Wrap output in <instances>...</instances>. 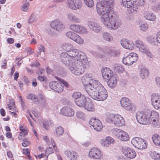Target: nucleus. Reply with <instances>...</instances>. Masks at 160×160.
<instances>
[{
    "label": "nucleus",
    "instance_id": "9d476101",
    "mask_svg": "<svg viewBox=\"0 0 160 160\" xmlns=\"http://www.w3.org/2000/svg\"><path fill=\"white\" fill-rule=\"evenodd\" d=\"M90 125L92 126L94 130L100 131L102 129V126L101 122L98 119L92 117L89 121Z\"/></svg>",
    "mask_w": 160,
    "mask_h": 160
},
{
    "label": "nucleus",
    "instance_id": "7c9ffc66",
    "mask_svg": "<svg viewBox=\"0 0 160 160\" xmlns=\"http://www.w3.org/2000/svg\"><path fill=\"white\" fill-rule=\"evenodd\" d=\"M149 72L148 70L145 68H142L140 71V75L143 79L148 78Z\"/></svg>",
    "mask_w": 160,
    "mask_h": 160
},
{
    "label": "nucleus",
    "instance_id": "864d4df0",
    "mask_svg": "<svg viewBox=\"0 0 160 160\" xmlns=\"http://www.w3.org/2000/svg\"><path fill=\"white\" fill-rule=\"evenodd\" d=\"M84 15L86 16H90L92 13V10L89 8H86L84 10Z\"/></svg>",
    "mask_w": 160,
    "mask_h": 160
},
{
    "label": "nucleus",
    "instance_id": "c9c22d12",
    "mask_svg": "<svg viewBox=\"0 0 160 160\" xmlns=\"http://www.w3.org/2000/svg\"><path fill=\"white\" fill-rule=\"evenodd\" d=\"M152 138L155 145L160 146V136L157 134H154L152 136Z\"/></svg>",
    "mask_w": 160,
    "mask_h": 160
},
{
    "label": "nucleus",
    "instance_id": "f257e3e1",
    "mask_svg": "<svg viewBox=\"0 0 160 160\" xmlns=\"http://www.w3.org/2000/svg\"><path fill=\"white\" fill-rule=\"evenodd\" d=\"M89 81L84 85L86 91L93 99L98 101H103L108 97V93L105 88L98 81L93 80L89 75H86L82 78V82Z\"/></svg>",
    "mask_w": 160,
    "mask_h": 160
},
{
    "label": "nucleus",
    "instance_id": "e2e57ef3",
    "mask_svg": "<svg viewBox=\"0 0 160 160\" xmlns=\"http://www.w3.org/2000/svg\"><path fill=\"white\" fill-rule=\"evenodd\" d=\"M23 142L22 143V146L26 147H27L30 143L29 141H28L27 139H24L23 140Z\"/></svg>",
    "mask_w": 160,
    "mask_h": 160
},
{
    "label": "nucleus",
    "instance_id": "1a4fd4ad",
    "mask_svg": "<svg viewBox=\"0 0 160 160\" xmlns=\"http://www.w3.org/2000/svg\"><path fill=\"white\" fill-rule=\"evenodd\" d=\"M138 59L137 54L134 52L130 53L128 56L124 57L122 61L123 64L127 65H132L134 62H136Z\"/></svg>",
    "mask_w": 160,
    "mask_h": 160
},
{
    "label": "nucleus",
    "instance_id": "bb28decb",
    "mask_svg": "<svg viewBox=\"0 0 160 160\" xmlns=\"http://www.w3.org/2000/svg\"><path fill=\"white\" fill-rule=\"evenodd\" d=\"M65 153L70 160H76L78 158L77 153L73 151L71 152L69 150H67L65 151Z\"/></svg>",
    "mask_w": 160,
    "mask_h": 160
},
{
    "label": "nucleus",
    "instance_id": "473e14b6",
    "mask_svg": "<svg viewBox=\"0 0 160 160\" xmlns=\"http://www.w3.org/2000/svg\"><path fill=\"white\" fill-rule=\"evenodd\" d=\"M103 40L106 41L111 42L113 40L111 34L107 32H104L102 33Z\"/></svg>",
    "mask_w": 160,
    "mask_h": 160
},
{
    "label": "nucleus",
    "instance_id": "09e8293b",
    "mask_svg": "<svg viewBox=\"0 0 160 160\" xmlns=\"http://www.w3.org/2000/svg\"><path fill=\"white\" fill-rule=\"evenodd\" d=\"M134 2H135V5H137L138 6H144L146 4V0H135Z\"/></svg>",
    "mask_w": 160,
    "mask_h": 160
},
{
    "label": "nucleus",
    "instance_id": "e433bc0d",
    "mask_svg": "<svg viewBox=\"0 0 160 160\" xmlns=\"http://www.w3.org/2000/svg\"><path fill=\"white\" fill-rule=\"evenodd\" d=\"M134 0H122V4L127 8H129L130 7H132L133 5L132 4L133 1Z\"/></svg>",
    "mask_w": 160,
    "mask_h": 160
},
{
    "label": "nucleus",
    "instance_id": "a18cd8bd",
    "mask_svg": "<svg viewBox=\"0 0 160 160\" xmlns=\"http://www.w3.org/2000/svg\"><path fill=\"white\" fill-rule=\"evenodd\" d=\"M82 95L80 92H74L72 95V98L74 99L75 102L82 97Z\"/></svg>",
    "mask_w": 160,
    "mask_h": 160
},
{
    "label": "nucleus",
    "instance_id": "0e129e2a",
    "mask_svg": "<svg viewBox=\"0 0 160 160\" xmlns=\"http://www.w3.org/2000/svg\"><path fill=\"white\" fill-rule=\"evenodd\" d=\"M39 97L42 100V104L44 107H45L46 105V104L45 101V99L44 96L42 94H40L39 95Z\"/></svg>",
    "mask_w": 160,
    "mask_h": 160
},
{
    "label": "nucleus",
    "instance_id": "8fccbe9b",
    "mask_svg": "<svg viewBox=\"0 0 160 160\" xmlns=\"http://www.w3.org/2000/svg\"><path fill=\"white\" fill-rule=\"evenodd\" d=\"M152 9L154 11L158 12L160 10V2H158L152 7Z\"/></svg>",
    "mask_w": 160,
    "mask_h": 160
},
{
    "label": "nucleus",
    "instance_id": "cd10ccee",
    "mask_svg": "<svg viewBox=\"0 0 160 160\" xmlns=\"http://www.w3.org/2000/svg\"><path fill=\"white\" fill-rule=\"evenodd\" d=\"M87 101L86 97L84 95H82V97L80 98L76 101L75 102L76 104L79 107H83Z\"/></svg>",
    "mask_w": 160,
    "mask_h": 160
},
{
    "label": "nucleus",
    "instance_id": "ea45409f",
    "mask_svg": "<svg viewBox=\"0 0 160 160\" xmlns=\"http://www.w3.org/2000/svg\"><path fill=\"white\" fill-rule=\"evenodd\" d=\"M113 68L117 72H122L124 70V68L121 65L118 63L114 64Z\"/></svg>",
    "mask_w": 160,
    "mask_h": 160
},
{
    "label": "nucleus",
    "instance_id": "4c0bfd02",
    "mask_svg": "<svg viewBox=\"0 0 160 160\" xmlns=\"http://www.w3.org/2000/svg\"><path fill=\"white\" fill-rule=\"evenodd\" d=\"M114 0H103L102 3L103 4L107 6L108 8V11L111 10L112 7V6Z\"/></svg>",
    "mask_w": 160,
    "mask_h": 160
},
{
    "label": "nucleus",
    "instance_id": "13d9d810",
    "mask_svg": "<svg viewBox=\"0 0 160 160\" xmlns=\"http://www.w3.org/2000/svg\"><path fill=\"white\" fill-rule=\"evenodd\" d=\"M152 104L154 108L156 109H158L160 108V100L158 102Z\"/></svg>",
    "mask_w": 160,
    "mask_h": 160
},
{
    "label": "nucleus",
    "instance_id": "2f4dec72",
    "mask_svg": "<svg viewBox=\"0 0 160 160\" xmlns=\"http://www.w3.org/2000/svg\"><path fill=\"white\" fill-rule=\"evenodd\" d=\"M94 106L92 102L87 100L83 107L89 111H92L94 110Z\"/></svg>",
    "mask_w": 160,
    "mask_h": 160
},
{
    "label": "nucleus",
    "instance_id": "f704fd0d",
    "mask_svg": "<svg viewBox=\"0 0 160 160\" xmlns=\"http://www.w3.org/2000/svg\"><path fill=\"white\" fill-rule=\"evenodd\" d=\"M118 138L122 141H127L128 140L129 136L127 133L122 130Z\"/></svg>",
    "mask_w": 160,
    "mask_h": 160
},
{
    "label": "nucleus",
    "instance_id": "c85d7f7f",
    "mask_svg": "<svg viewBox=\"0 0 160 160\" xmlns=\"http://www.w3.org/2000/svg\"><path fill=\"white\" fill-rule=\"evenodd\" d=\"M67 16L68 20L72 22L77 23H79L81 21V19L73 13H68Z\"/></svg>",
    "mask_w": 160,
    "mask_h": 160
},
{
    "label": "nucleus",
    "instance_id": "72a5a7b5",
    "mask_svg": "<svg viewBox=\"0 0 160 160\" xmlns=\"http://www.w3.org/2000/svg\"><path fill=\"white\" fill-rule=\"evenodd\" d=\"M27 99L33 100V102L35 104H37L39 103V100L38 97L37 96L32 93L29 94L27 96Z\"/></svg>",
    "mask_w": 160,
    "mask_h": 160
},
{
    "label": "nucleus",
    "instance_id": "de8ad7c7",
    "mask_svg": "<svg viewBox=\"0 0 160 160\" xmlns=\"http://www.w3.org/2000/svg\"><path fill=\"white\" fill-rule=\"evenodd\" d=\"M85 4L88 7L91 8L94 5L93 0H83Z\"/></svg>",
    "mask_w": 160,
    "mask_h": 160
},
{
    "label": "nucleus",
    "instance_id": "680f3d73",
    "mask_svg": "<svg viewBox=\"0 0 160 160\" xmlns=\"http://www.w3.org/2000/svg\"><path fill=\"white\" fill-rule=\"evenodd\" d=\"M133 3H132V4L133 5V6H132V7H130L131 8V10H132H132L134 11H137L138 9V7L137 5H135V2H134V1H133Z\"/></svg>",
    "mask_w": 160,
    "mask_h": 160
},
{
    "label": "nucleus",
    "instance_id": "aec40b11",
    "mask_svg": "<svg viewBox=\"0 0 160 160\" xmlns=\"http://www.w3.org/2000/svg\"><path fill=\"white\" fill-rule=\"evenodd\" d=\"M89 155L90 157L96 159H99L101 156L100 150L96 148H93L91 149L89 152Z\"/></svg>",
    "mask_w": 160,
    "mask_h": 160
},
{
    "label": "nucleus",
    "instance_id": "f8f14e48",
    "mask_svg": "<svg viewBox=\"0 0 160 160\" xmlns=\"http://www.w3.org/2000/svg\"><path fill=\"white\" fill-rule=\"evenodd\" d=\"M49 85L52 89L58 93L62 92L63 89V86L59 81H54L50 82Z\"/></svg>",
    "mask_w": 160,
    "mask_h": 160
},
{
    "label": "nucleus",
    "instance_id": "39448f33",
    "mask_svg": "<svg viewBox=\"0 0 160 160\" xmlns=\"http://www.w3.org/2000/svg\"><path fill=\"white\" fill-rule=\"evenodd\" d=\"M105 121L107 122L114 124L118 127L124 125L125 123L123 117L118 114L110 115L106 118Z\"/></svg>",
    "mask_w": 160,
    "mask_h": 160
},
{
    "label": "nucleus",
    "instance_id": "49530a36",
    "mask_svg": "<svg viewBox=\"0 0 160 160\" xmlns=\"http://www.w3.org/2000/svg\"><path fill=\"white\" fill-rule=\"evenodd\" d=\"M122 131L121 130L116 128L112 129L111 132L113 135L118 138Z\"/></svg>",
    "mask_w": 160,
    "mask_h": 160
},
{
    "label": "nucleus",
    "instance_id": "0eeeda50",
    "mask_svg": "<svg viewBox=\"0 0 160 160\" xmlns=\"http://www.w3.org/2000/svg\"><path fill=\"white\" fill-rule=\"evenodd\" d=\"M135 43L136 44V46L138 48L140 51L145 53L147 56L150 58L152 57V55L150 52L148 48L147 45L138 39L136 40Z\"/></svg>",
    "mask_w": 160,
    "mask_h": 160
},
{
    "label": "nucleus",
    "instance_id": "3c124183",
    "mask_svg": "<svg viewBox=\"0 0 160 160\" xmlns=\"http://www.w3.org/2000/svg\"><path fill=\"white\" fill-rule=\"evenodd\" d=\"M55 78L57 80L60 81L62 85L63 84V85H64L66 87H68L69 84L66 81L57 77H55Z\"/></svg>",
    "mask_w": 160,
    "mask_h": 160
},
{
    "label": "nucleus",
    "instance_id": "393cba45",
    "mask_svg": "<svg viewBox=\"0 0 160 160\" xmlns=\"http://www.w3.org/2000/svg\"><path fill=\"white\" fill-rule=\"evenodd\" d=\"M63 48L65 49V50L67 52L66 53L70 57L76 58L79 53L78 51L76 49L69 50V48H65V47H64Z\"/></svg>",
    "mask_w": 160,
    "mask_h": 160
},
{
    "label": "nucleus",
    "instance_id": "338daca9",
    "mask_svg": "<svg viewBox=\"0 0 160 160\" xmlns=\"http://www.w3.org/2000/svg\"><path fill=\"white\" fill-rule=\"evenodd\" d=\"M37 79L41 82H44L46 81V78L43 76H39L38 77Z\"/></svg>",
    "mask_w": 160,
    "mask_h": 160
},
{
    "label": "nucleus",
    "instance_id": "9b49d317",
    "mask_svg": "<svg viewBox=\"0 0 160 160\" xmlns=\"http://www.w3.org/2000/svg\"><path fill=\"white\" fill-rule=\"evenodd\" d=\"M60 57L62 62L68 69L70 68L69 66H71L72 64L73 63H72L73 59L72 58L70 60V58L66 52L62 53L61 54Z\"/></svg>",
    "mask_w": 160,
    "mask_h": 160
},
{
    "label": "nucleus",
    "instance_id": "6e6552de",
    "mask_svg": "<svg viewBox=\"0 0 160 160\" xmlns=\"http://www.w3.org/2000/svg\"><path fill=\"white\" fill-rule=\"evenodd\" d=\"M120 104L126 110L133 112L136 109L135 106L131 102V101L128 98H122L121 100Z\"/></svg>",
    "mask_w": 160,
    "mask_h": 160
},
{
    "label": "nucleus",
    "instance_id": "2eb2a0df",
    "mask_svg": "<svg viewBox=\"0 0 160 160\" xmlns=\"http://www.w3.org/2000/svg\"><path fill=\"white\" fill-rule=\"evenodd\" d=\"M67 5L70 8L76 10L81 8L82 3L81 0H68Z\"/></svg>",
    "mask_w": 160,
    "mask_h": 160
},
{
    "label": "nucleus",
    "instance_id": "c756f323",
    "mask_svg": "<svg viewBox=\"0 0 160 160\" xmlns=\"http://www.w3.org/2000/svg\"><path fill=\"white\" fill-rule=\"evenodd\" d=\"M108 80V84L110 88H113L116 86L117 81L115 77L112 76Z\"/></svg>",
    "mask_w": 160,
    "mask_h": 160
},
{
    "label": "nucleus",
    "instance_id": "f03ea898",
    "mask_svg": "<svg viewBox=\"0 0 160 160\" xmlns=\"http://www.w3.org/2000/svg\"><path fill=\"white\" fill-rule=\"evenodd\" d=\"M102 2H98L96 6L97 13L100 15H102L101 20L105 26L108 28L115 30L118 26L117 19L114 15H112V12L111 10L108 11V8Z\"/></svg>",
    "mask_w": 160,
    "mask_h": 160
},
{
    "label": "nucleus",
    "instance_id": "c03bdc74",
    "mask_svg": "<svg viewBox=\"0 0 160 160\" xmlns=\"http://www.w3.org/2000/svg\"><path fill=\"white\" fill-rule=\"evenodd\" d=\"M147 40L152 45H156V38H155L154 36H148L147 38Z\"/></svg>",
    "mask_w": 160,
    "mask_h": 160
},
{
    "label": "nucleus",
    "instance_id": "20e7f679",
    "mask_svg": "<svg viewBox=\"0 0 160 160\" xmlns=\"http://www.w3.org/2000/svg\"><path fill=\"white\" fill-rule=\"evenodd\" d=\"M76 62H75L74 61H72V62L71 66H69V68L68 69L73 74L76 75H79L82 74L85 72L86 65L83 64H80V62L77 61Z\"/></svg>",
    "mask_w": 160,
    "mask_h": 160
},
{
    "label": "nucleus",
    "instance_id": "5fc2aeb1",
    "mask_svg": "<svg viewBox=\"0 0 160 160\" xmlns=\"http://www.w3.org/2000/svg\"><path fill=\"white\" fill-rule=\"evenodd\" d=\"M154 115V114H152V115H150L151 116L150 120H151V121L152 122V123L153 124V126L154 127H155L157 124L158 121L156 118H155L152 117L153 115Z\"/></svg>",
    "mask_w": 160,
    "mask_h": 160
},
{
    "label": "nucleus",
    "instance_id": "423d86ee",
    "mask_svg": "<svg viewBox=\"0 0 160 160\" xmlns=\"http://www.w3.org/2000/svg\"><path fill=\"white\" fill-rule=\"evenodd\" d=\"M131 142L135 147L140 149H145L147 147L146 141L141 138L134 137L132 139Z\"/></svg>",
    "mask_w": 160,
    "mask_h": 160
},
{
    "label": "nucleus",
    "instance_id": "bf43d9fd",
    "mask_svg": "<svg viewBox=\"0 0 160 160\" xmlns=\"http://www.w3.org/2000/svg\"><path fill=\"white\" fill-rule=\"evenodd\" d=\"M53 152V148L52 147H48L47 148L45 153L46 154H50Z\"/></svg>",
    "mask_w": 160,
    "mask_h": 160
},
{
    "label": "nucleus",
    "instance_id": "a19ab883",
    "mask_svg": "<svg viewBox=\"0 0 160 160\" xmlns=\"http://www.w3.org/2000/svg\"><path fill=\"white\" fill-rule=\"evenodd\" d=\"M52 121L51 120L44 121L43 122V127L46 129H48L49 127L52 126Z\"/></svg>",
    "mask_w": 160,
    "mask_h": 160
},
{
    "label": "nucleus",
    "instance_id": "412c9836",
    "mask_svg": "<svg viewBox=\"0 0 160 160\" xmlns=\"http://www.w3.org/2000/svg\"><path fill=\"white\" fill-rule=\"evenodd\" d=\"M123 153L126 157L130 158H134L136 156L135 151L130 148H125L123 150Z\"/></svg>",
    "mask_w": 160,
    "mask_h": 160
},
{
    "label": "nucleus",
    "instance_id": "37998d69",
    "mask_svg": "<svg viewBox=\"0 0 160 160\" xmlns=\"http://www.w3.org/2000/svg\"><path fill=\"white\" fill-rule=\"evenodd\" d=\"M64 132V130L62 127L61 126L57 127L56 128V135L58 137H59L62 135Z\"/></svg>",
    "mask_w": 160,
    "mask_h": 160
},
{
    "label": "nucleus",
    "instance_id": "ddd939ff",
    "mask_svg": "<svg viewBox=\"0 0 160 160\" xmlns=\"http://www.w3.org/2000/svg\"><path fill=\"white\" fill-rule=\"evenodd\" d=\"M66 35L68 37L78 44H82L83 42L82 39L78 35L73 32H68L66 33Z\"/></svg>",
    "mask_w": 160,
    "mask_h": 160
},
{
    "label": "nucleus",
    "instance_id": "a878e982",
    "mask_svg": "<svg viewBox=\"0 0 160 160\" xmlns=\"http://www.w3.org/2000/svg\"><path fill=\"white\" fill-rule=\"evenodd\" d=\"M144 18L148 20L152 21H154L156 18L155 15L152 12L149 11H146L143 14Z\"/></svg>",
    "mask_w": 160,
    "mask_h": 160
},
{
    "label": "nucleus",
    "instance_id": "a211bd4d",
    "mask_svg": "<svg viewBox=\"0 0 160 160\" xmlns=\"http://www.w3.org/2000/svg\"><path fill=\"white\" fill-rule=\"evenodd\" d=\"M70 29L78 33H87V29L84 27L78 24H72L70 26Z\"/></svg>",
    "mask_w": 160,
    "mask_h": 160
},
{
    "label": "nucleus",
    "instance_id": "79ce46f5",
    "mask_svg": "<svg viewBox=\"0 0 160 160\" xmlns=\"http://www.w3.org/2000/svg\"><path fill=\"white\" fill-rule=\"evenodd\" d=\"M150 155L155 160H160V154L157 153L156 152H151Z\"/></svg>",
    "mask_w": 160,
    "mask_h": 160
},
{
    "label": "nucleus",
    "instance_id": "b1692460",
    "mask_svg": "<svg viewBox=\"0 0 160 160\" xmlns=\"http://www.w3.org/2000/svg\"><path fill=\"white\" fill-rule=\"evenodd\" d=\"M120 42L122 46L126 49L130 50L133 48L134 44L130 41H128L126 39H123Z\"/></svg>",
    "mask_w": 160,
    "mask_h": 160
},
{
    "label": "nucleus",
    "instance_id": "f3484780",
    "mask_svg": "<svg viewBox=\"0 0 160 160\" xmlns=\"http://www.w3.org/2000/svg\"><path fill=\"white\" fill-rule=\"evenodd\" d=\"M105 50L109 57H117L120 54V52L119 50L114 48L107 46L105 47Z\"/></svg>",
    "mask_w": 160,
    "mask_h": 160
},
{
    "label": "nucleus",
    "instance_id": "58836bf2",
    "mask_svg": "<svg viewBox=\"0 0 160 160\" xmlns=\"http://www.w3.org/2000/svg\"><path fill=\"white\" fill-rule=\"evenodd\" d=\"M160 100V95L158 93L152 94L151 96V101L152 103L158 102Z\"/></svg>",
    "mask_w": 160,
    "mask_h": 160
},
{
    "label": "nucleus",
    "instance_id": "052dcab7",
    "mask_svg": "<svg viewBox=\"0 0 160 160\" xmlns=\"http://www.w3.org/2000/svg\"><path fill=\"white\" fill-rule=\"evenodd\" d=\"M148 28V25L147 24H141L140 26V30L142 31H145Z\"/></svg>",
    "mask_w": 160,
    "mask_h": 160
},
{
    "label": "nucleus",
    "instance_id": "4468645a",
    "mask_svg": "<svg viewBox=\"0 0 160 160\" xmlns=\"http://www.w3.org/2000/svg\"><path fill=\"white\" fill-rule=\"evenodd\" d=\"M87 25L90 30L94 32L98 33L102 31V28L98 23L91 21H88Z\"/></svg>",
    "mask_w": 160,
    "mask_h": 160
},
{
    "label": "nucleus",
    "instance_id": "69168bd1",
    "mask_svg": "<svg viewBox=\"0 0 160 160\" xmlns=\"http://www.w3.org/2000/svg\"><path fill=\"white\" fill-rule=\"evenodd\" d=\"M35 19V17L34 15H31L28 20V22L30 23H32L34 21Z\"/></svg>",
    "mask_w": 160,
    "mask_h": 160
},
{
    "label": "nucleus",
    "instance_id": "603ef678",
    "mask_svg": "<svg viewBox=\"0 0 160 160\" xmlns=\"http://www.w3.org/2000/svg\"><path fill=\"white\" fill-rule=\"evenodd\" d=\"M114 142V140L110 137H107L106 138V141L105 142L108 144L113 143Z\"/></svg>",
    "mask_w": 160,
    "mask_h": 160
},
{
    "label": "nucleus",
    "instance_id": "4be33fe9",
    "mask_svg": "<svg viewBox=\"0 0 160 160\" xmlns=\"http://www.w3.org/2000/svg\"><path fill=\"white\" fill-rule=\"evenodd\" d=\"M102 73L103 78L108 80L110 78L113 76L112 71L109 68L103 67L102 70Z\"/></svg>",
    "mask_w": 160,
    "mask_h": 160
},
{
    "label": "nucleus",
    "instance_id": "dca6fc26",
    "mask_svg": "<svg viewBox=\"0 0 160 160\" xmlns=\"http://www.w3.org/2000/svg\"><path fill=\"white\" fill-rule=\"evenodd\" d=\"M72 61H74L75 62H76V61H77L80 63V64H83L86 66H88L89 63L86 57L84 54L82 52H80L77 58H73Z\"/></svg>",
    "mask_w": 160,
    "mask_h": 160
},
{
    "label": "nucleus",
    "instance_id": "6ab92c4d",
    "mask_svg": "<svg viewBox=\"0 0 160 160\" xmlns=\"http://www.w3.org/2000/svg\"><path fill=\"white\" fill-rule=\"evenodd\" d=\"M51 27L57 31H60L64 28L65 26L63 23L58 20H56L51 22Z\"/></svg>",
    "mask_w": 160,
    "mask_h": 160
},
{
    "label": "nucleus",
    "instance_id": "4d7b16f0",
    "mask_svg": "<svg viewBox=\"0 0 160 160\" xmlns=\"http://www.w3.org/2000/svg\"><path fill=\"white\" fill-rule=\"evenodd\" d=\"M76 116L77 118L82 119H83L84 118V113L80 111H78L77 112Z\"/></svg>",
    "mask_w": 160,
    "mask_h": 160
},
{
    "label": "nucleus",
    "instance_id": "5701e85b",
    "mask_svg": "<svg viewBox=\"0 0 160 160\" xmlns=\"http://www.w3.org/2000/svg\"><path fill=\"white\" fill-rule=\"evenodd\" d=\"M61 113L63 115L68 117L72 116L74 114V112L72 108L67 107L62 108L61 110Z\"/></svg>",
    "mask_w": 160,
    "mask_h": 160
},
{
    "label": "nucleus",
    "instance_id": "7ed1b4c3",
    "mask_svg": "<svg viewBox=\"0 0 160 160\" xmlns=\"http://www.w3.org/2000/svg\"><path fill=\"white\" fill-rule=\"evenodd\" d=\"M154 112H151L150 111L148 112H138L136 114V119L140 123L145 124L147 123L150 120L151 115L156 114Z\"/></svg>",
    "mask_w": 160,
    "mask_h": 160
},
{
    "label": "nucleus",
    "instance_id": "774afa93",
    "mask_svg": "<svg viewBox=\"0 0 160 160\" xmlns=\"http://www.w3.org/2000/svg\"><path fill=\"white\" fill-rule=\"evenodd\" d=\"M155 80L157 85L160 87V78L157 77L156 78Z\"/></svg>",
    "mask_w": 160,
    "mask_h": 160
},
{
    "label": "nucleus",
    "instance_id": "6e6d98bb",
    "mask_svg": "<svg viewBox=\"0 0 160 160\" xmlns=\"http://www.w3.org/2000/svg\"><path fill=\"white\" fill-rule=\"evenodd\" d=\"M29 6L28 2H27L21 6V10L24 12H27Z\"/></svg>",
    "mask_w": 160,
    "mask_h": 160
}]
</instances>
